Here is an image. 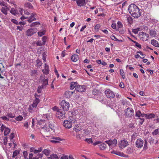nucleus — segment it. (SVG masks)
<instances>
[{"instance_id":"44","label":"nucleus","mask_w":159,"mask_h":159,"mask_svg":"<svg viewBox=\"0 0 159 159\" xmlns=\"http://www.w3.org/2000/svg\"><path fill=\"white\" fill-rule=\"evenodd\" d=\"M120 75L122 76V77L123 79H124V77H125L124 75V72L123 70L122 69H120Z\"/></svg>"},{"instance_id":"26","label":"nucleus","mask_w":159,"mask_h":159,"mask_svg":"<svg viewBox=\"0 0 159 159\" xmlns=\"http://www.w3.org/2000/svg\"><path fill=\"white\" fill-rule=\"evenodd\" d=\"M78 57L77 55H74L71 57V60L72 61L75 62H76L78 59Z\"/></svg>"},{"instance_id":"25","label":"nucleus","mask_w":159,"mask_h":159,"mask_svg":"<svg viewBox=\"0 0 159 159\" xmlns=\"http://www.w3.org/2000/svg\"><path fill=\"white\" fill-rule=\"evenodd\" d=\"M47 159H59L58 157L56 154H52L50 157H48Z\"/></svg>"},{"instance_id":"48","label":"nucleus","mask_w":159,"mask_h":159,"mask_svg":"<svg viewBox=\"0 0 159 159\" xmlns=\"http://www.w3.org/2000/svg\"><path fill=\"white\" fill-rule=\"evenodd\" d=\"M47 39V37L46 36H44L42 38V40L43 41V43L45 44L46 42V40Z\"/></svg>"},{"instance_id":"15","label":"nucleus","mask_w":159,"mask_h":159,"mask_svg":"<svg viewBox=\"0 0 159 159\" xmlns=\"http://www.w3.org/2000/svg\"><path fill=\"white\" fill-rule=\"evenodd\" d=\"M37 94H35L34 96L35 98V99L33 102V103L32 104L33 107H34L35 108L36 107L38 104L39 102V98H37Z\"/></svg>"},{"instance_id":"22","label":"nucleus","mask_w":159,"mask_h":159,"mask_svg":"<svg viewBox=\"0 0 159 159\" xmlns=\"http://www.w3.org/2000/svg\"><path fill=\"white\" fill-rule=\"evenodd\" d=\"M78 85V83L77 82H72L70 83V89H73L75 88H76Z\"/></svg>"},{"instance_id":"59","label":"nucleus","mask_w":159,"mask_h":159,"mask_svg":"<svg viewBox=\"0 0 159 159\" xmlns=\"http://www.w3.org/2000/svg\"><path fill=\"white\" fill-rule=\"evenodd\" d=\"M45 55H46L45 53H43V59L44 62L45 61H46V57Z\"/></svg>"},{"instance_id":"16","label":"nucleus","mask_w":159,"mask_h":159,"mask_svg":"<svg viewBox=\"0 0 159 159\" xmlns=\"http://www.w3.org/2000/svg\"><path fill=\"white\" fill-rule=\"evenodd\" d=\"M76 2L77 5L79 6H83L85 4V0H77Z\"/></svg>"},{"instance_id":"54","label":"nucleus","mask_w":159,"mask_h":159,"mask_svg":"<svg viewBox=\"0 0 159 159\" xmlns=\"http://www.w3.org/2000/svg\"><path fill=\"white\" fill-rule=\"evenodd\" d=\"M37 64L39 65V66H41L42 62L39 60H37Z\"/></svg>"},{"instance_id":"38","label":"nucleus","mask_w":159,"mask_h":159,"mask_svg":"<svg viewBox=\"0 0 159 159\" xmlns=\"http://www.w3.org/2000/svg\"><path fill=\"white\" fill-rule=\"evenodd\" d=\"M140 30V28H138L137 29H133L132 30V32L135 34H137L138 32Z\"/></svg>"},{"instance_id":"7","label":"nucleus","mask_w":159,"mask_h":159,"mask_svg":"<svg viewBox=\"0 0 159 159\" xmlns=\"http://www.w3.org/2000/svg\"><path fill=\"white\" fill-rule=\"evenodd\" d=\"M0 129L2 132L4 130V135H7L10 132V129L9 128L6 127L4 125L2 124L1 125Z\"/></svg>"},{"instance_id":"45","label":"nucleus","mask_w":159,"mask_h":159,"mask_svg":"<svg viewBox=\"0 0 159 159\" xmlns=\"http://www.w3.org/2000/svg\"><path fill=\"white\" fill-rule=\"evenodd\" d=\"M36 44L37 45L39 46H42L44 45V43H43V42H42L41 41H39L37 42Z\"/></svg>"},{"instance_id":"13","label":"nucleus","mask_w":159,"mask_h":159,"mask_svg":"<svg viewBox=\"0 0 159 159\" xmlns=\"http://www.w3.org/2000/svg\"><path fill=\"white\" fill-rule=\"evenodd\" d=\"M37 30L34 29H28L26 31V34L28 36H31L34 33H36Z\"/></svg>"},{"instance_id":"3","label":"nucleus","mask_w":159,"mask_h":159,"mask_svg":"<svg viewBox=\"0 0 159 159\" xmlns=\"http://www.w3.org/2000/svg\"><path fill=\"white\" fill-rule=\"evenodd\" d=\"M61 107L64 111H67L69 110L70 105L68 102L63 100L62 101L61 103Z\"/></svg>"},{"instance_id":"11","label":"nucleus","mask_w":159,"mask_h":159,"mask_svg":"<svg viewBox=\"0 0 159 159\" xmlns=\"http://www.w3.org/2000/svg\"><path fill=\"white\" fill-rule=\"evenodd\" d=\"M105 143L107 144L110 146L112 145L113 146H115L117 144V142L116 139H114L113 140L111 139L108 140H107L105 141Z\"/></svg>"},{"instance_id":"52","label":"nucleus","mask_w":159,"mask_h":159,"mask_svg":"<svg viewBox=\"0 0 159 159\" xmlns=\"http://www.w3.org/2000/svg\"><path fill=\"white\" fill-rule=\"evenodd\" d=\"M11 21L16 25H17L19 24V23L18 21L14 19H12L11 20Z\"/></svg>"},{"instance_id":"49","label":"nucleus","mask_w":159,"mask_h":159,"mask_svg":"<svg viewBox=\"0 0 159 159\" xmlns=\"http://www.w3.org/2000/svg\"><path fill=\"white\" fill-rule=\"evenodd\" d=\"M85 141L89 143H93V141L91 139H85Z\"/></svg>"},{"instance_id":"60","label":"nucleus","mask_w":159,"mask_h":159,"mask_svg":"<svg viewBox=\"0 0 159 159\" xmlns=\"http://www.w3.org/2000/svg\"><path fill=\"white\" fill-rule=\"evenodd\" d=\"M53 109L55 111H56L57 112V111L58 110H60V109H59L58 108V107L56 106H55L53 107Z\"/></svg>"},{"instance_id":"32","label":"nucleus","mask_w":159,"mask_h":159,"mask_svg":"<svg viewBox=\"0 0 159 159\" xmlns=\"http://www.w3.org/2000/svg\"><path fill=\"white\" fill-rule=\"evenodd\" d=\"M154 114L153 113L147 114V115L146 116V118L147 119H151L154 118Z\"/></svg>"},{"instance_id":"17","label":"nucleus","mask_w":159,"mask_h":159,"mask_svg":"<svg viewBox=\"0 0 159 159\" xmlns=\"http://www.w3.org/2000/svg\"><path fill=\"white\" fill-rule=\"evenodd\" d=\"M8 10H9V8L7 6H5V7H2L1 9V12L5 15L7 14V11Z\"/></svg>"},{"instance_id":"29","label":"nucleus","mask_w":159,"mask_h":159,"mask_svg":"<svg viewBox=\"0 0 159 159\" xmlns=\"http://www.w3.org/2000/svg\"><path fill=\"white\" fill-rule=\"evenodd\" d=\"M150 35L152 37H155L157 35L156 32L154 30H152L150 31Z\"/></svg>"},{"instance_id":"43","label":"nucleus","mask_w":159,"mask_h":159,"mask_svg":"<svg viewBox=\"0 0 159 159\" xmlns=\"http://www.w3.org/2000/svg\"><path fill=\"white\" fill-rule=\"evenodd\" d=\"M138 119L140 120H139V122L140 125H142L144 121V119L143 118H138Z\"/></svg>"},{"instance_id":"5","label":"nucleus","mask_w":159,"mask_h":159,"mask_svg":"<svg viewBox=\"0 0 159 159\" xmlns=\"http://www.w3.org/2000/svg\"><path fill=\"white\" fill-rule=\"evenodd\" d=\"M65 111H62L60 109L57 111V112L56 113V115L57 117L59 119H62L65 117Z\"/></svg>"},{"instance_id":"62","label":"nucleus","mask_w":159,"mask_h":159,"mask_svg":"<svg viewBox=\"0 0 159 159\" xmlns=\"http://www.w3.org/2000/svg\"><path fill=\"white\" fill-rule=\"evenodd\" d=\"M111 27L113 29H116V25L115 23H112L111 25Z\"/></svg>"},{"instance_id":"31","label":"nucleus","mask_w":159,"mask_h":159,"mask_svg":"<svg viewBox=\"0 0 159 159\" xmlns=\"http://www.w3.org/2000/svg\"><path fill=\"white\" fill-rule=\"evenodd\" d=\"M106 145L104 143H102L100 145V148L101 150H104L106 148Z\"/></svg>"},{"instance_id":"30","label":"nucleus","mask_w":159,"mask_h":159,"mask_svg":"<svg viewBox=\"0 0 159 159\" xmlns=\"http://www.w3.org/2000/svg\"><path fill=\"white\" fill-rule=\"evenodd\" d=\"M51 152V151L49 150L44 149L43 151V153L46 156H48Z\"/></svg>"},{"instance_id":"19","label":"nucleus","mask_w":159,"mask_h":159,"mask_svg":"<svg viewBox=\"0 0 159 159\" xmlns=\"http://www.w3.org/2000/svg\"><path fill=\"white\" fill-rule=\"evenodd\" d=\"M139 36L142 38H146L147 39L149 37L148 35V34L143 32L139 33Z\"/></svg>"},{"instance_id":"36","label":"nucleus","mask_w":159,"mask_h":159,"mask_svg":"<svg viewBox=\"0 0 159 159\" xmlns=\"http://www.w3.org/2000/svg\"><path fill=\"white\" fill-rule=\"evenodd\" d=\"M141 112L140 111H137L136 112L135 116L138 117L139 118H140L141 117Z\"/></svg>"},{"instance_id":"2","label":"nucleus","mask_w":159,"mask_h":159,"mask_svg":"<svg viewBox=\"0 0 159 159\" xmlns=\"http://www.w3.org/2000/svg\"><path fill=\"white\" fill-rule=\"evenodd\" d=\"M77 120L74 117H70L68 120L64 121L63 125L66 128L69 129L71 127L72 124L75 123Z\"/></svg>"},{"instance_id":"21","label":"nucleus","mask_w":159,"mask_h":159,"mask_svg":"<svg viewBox=\"0 0 159 159\" xmlns=\"http://www.w3.org/2000/svg\"><path fill=\"white\" fill-rule=\"evenodd\" d=\"M74 92L70 91H67L66 92L64 93L65 96L67 98H69L72 95Z\"/></svg>"},{"instance_id":"33","label":"nucleus","mask_w":159,"mask_h":159,"mask_svg":"<svg viewBox=\"0 0 159 159\" xmlns=\"http://www.w3.org/2000/svg\"><path fill=\"white\" fill-rule=\"evenodd\" d=\"M40 25V23L39 22H35L32 23L30 25V27H33L36 26L37 25Z\"/></svg>"},{"instance_id":"23","label":"nucleus","mask_w":159,"mask_h":159,"mask_svg":"<svg viewBox=\"0 0 159 159\" xmlns=\"http://www.w3.org/2000/svg\"><path fill=\"white\" fill-rule=\"evenodd\" d=\"M151 43L154 46L157 47H159V45L158 41L154 39L152 40L151 41Z\"/></svg>"},{"instance_id":"56","label":"nucleus","mask_w":159,"mask_h":159,"mask_svg":"<svg viewBox=\"0 0 159 159\" xmlns=\"http://www.w3.org/2000/svg\"><path fill=\"white\" fill-rule=\"evenodd\" d=\"M61 159H68L67 155H63L61 157Z\"/></svg>"},{"instance_id":"51","label":"nucleus","mask_w":159,"mask_h":159,"mask_svg":"<svg viewBox=\"0 0 159 159\" xmlns=\"http://www.w3.org/2000/svg\"><path fill=\"white\" fill-rule=\"evenodd\" d=\"M23 118L21 116H18L17 117L16 119L17 120L21 121L22 120Z\"/></svg>"},{"instance_id":"12","label":"nucleus","mask_w":159,"mask_h":159,"mask_svg":"<svg viewBox=\"0 0 159 159\" xmlns=\"http://www.w3.org/2000/svg\"><path fill=\"white\" fill-rule=\"evenodd\" d=\"M75 89L79 92H82L85 91L86 87L84 85L81 86L78 85L77 87H76Z\"/></svg>"},{"instance_id":"46","label":"nucleus","mask_w":159,"mask_h":159,"mask_svg":"<svg viewBox=\"0 0 159 159\" xmlns=\"http://www.w3.org/2000/svg\"><path fill=\"white\" fill-rule=\"evenodd\" d=\"M117 26L119 28H121L123 27V25L120 21H118L117 23Z\"/></svg>"},{"instance_id":"47","label":"nucleus","mask_w":159,"mask_h":159,"mask_svg":"<svg viewBox=\"0 0 159 159\" xmlns=\"http://www.w3.org/2000/svg\"><path fill=\"white\" fill-rule=\"evenodd\" d=\"M98 90L96 89H93L92 91V93L94 95H96L98 94Z\"/></svg>"},{"instance_id":"53","label":"nucleus","mask_w":159,"mask_h":159,"mask_svg":"<svg viewBox=\"0 0 159 159\" xmlns=\"http://www.w3.org/2000/svg\"><path fill=\"white\" fill-rule=\"evenodd\" d=\"M37 72V71L36 70H32L31 72V76L34 75L36 74Z\"/></svg>"},{"instance_id":"27","label":"nucleus","mask_w":159,"mask_h":159,"mask_svg":"<svg viewBox=\"0 0 159 159\" xmlns=\"http://www.w3.org/2000/svg\"><path fill=\"white\" fill-rule=\"evenodd\" d=\"M46 30H40L38 32V35L39 36H42L43 35L45 34Z\"/></svg>"},{"instance_id":"24","label":"nucleus","mask_w":159,"mask_h":159,"mask_svg":"<svg viewBox=\"0 0 159 159\" xmlns=\"http://www.w3.org/2000/svg\"><path fill=\"white\" fill-rule=\"evenodd\" d=\"M115 154L125 157H128V155H125L124 153L119 152L117 151L116 152V153H115Z\"/></svg>"},{"instance_id":"35","label":"nucleus","mask_w":159,"mask_h":159,"mask_svg":"<svg viewBox=\"0 0 159 159\" xmlns=\"http://www.w3.org/2000/svg\"><path fill=\"white\" fill-rule=\"evenodd\" d=\"M25 6L26 7H28L29 9H31L33 8V6L30 2H27L25 4Z\"/></svg>"},{"instance_id":"41","label":"nucleus","mask_w":159,"mask_h":159,"mask_svg":"<svg viewBox=\"0 0 159 159\" xmlns=\"http://www.w3.org/2000/svg\"><path fill=\"white\" fill-rule=\"evenodd\" d=\"M159 132V129H156L154 132H153L152 134L153 135H156L158 134V133Z\"/></svg>"},{"instance_id":"20","label":"nucleus","mask_w":159,"mask_h":159,"mask_svg":"<svg viewBox=\"0 0 159 159\" xmlns=\"http://www.w3.org/2000/svg\"><path fill=\"white\" fill-rule=\"evenodd\" d=\"M42 71L44 74L46 75H47L49 73V66L47 65L46 64H45L44 69Z\"/></svg>"},{"instance_id":"50","label":"nucleus","mask_w":159,"mask_h":159,"mask_svg":"<svg viewBox=\"0 0 159 159\" xmlns=\"http://www.w3.org/2000/svg\"><path fill=\"white\" fill-rule=\"evenodd\" d=\"M19 153L18 151L16 150L13 153V157H15L16 156H17V154Z\"/></svg>"},{"instance_id":"10","label":"nucleus","mask_w":159,"mask_h":159,"mask_svg":"<svg viewBox=\"0 0 159 159\" xmlns=\"http://www.w3.org/2000/svg\"><path fill=\"white\" fill-rule=\"evenodd\" d=\"M119 145L120 148H123L128 145V142L125 139L119 142Z\"/></svg>"},{"instance_id":"28","label":"nucleus","mask_w":159,"mask_h":159,"mask_svg":"<svg viewBox=\"0 0 159 159\" xmlns=\"http://www.w3.org/2000/svg\"><path fill=\"white\" fill-rule=\"evenodd\" d=\"M46 87V86L42 85L38 87L37 89V92L39 93H40L41 92V89H45Z\"/></svg>"},{"instance_id":"8","label":"nucleus","mask_w":159,"mask_h":159,"mask_svg":"<svg viewBox=\"0 0 159 159\" xmlns=\"http://www.w3.org/2000/svg\"><path fill=\"white\" fill-rule=\"evenodd\" d=\"M144 144L143 140L140 138L137 139L135 142V146L138 148H141Z\"/></svg>"},{"instance_id":"4","label":"nucleus","mask_w":159,"mask_h":159,"mask_svg":"<svg viewBox=\"0 0 159 159\" xmlns=\"http://www.w3.org/2000/svg\"><path fill=\"white\" fill-rule=\"evenodd\" d=\"M105 93L107 97L110 98H113L115 96L113 92L110 89H107L106 90L105 92Z\"/></svg>"},{"instance_id":"64","label":"nucleus","mask_w":159,"mask_h":159,"mask_svg":"<svg viewBox=\"0 0 159 159\" xmlns=\"http://www.w3.org/2000/svg\"><path fill=\"white\" fill-rule=\"evenodd\" d=\"M14 134L11 133L10 134V138L11 140L14 137Z\"/></svg>"},{"instance_id":"55","label":"nucleus","mask_w":159,"mask_h":159,"mask_svg":"<svg viewBox=\"0 0 159 159\" xmlns=\"http://www.w3.org/2000/svg\"><path fill=\"white\" fill-rule=\"evenodd\" d=\"M7 116L8 117H10V118H14L15 117V116L14 115H13L11 113H9V114H8Z\"/></svg>"},{"instance_id":"9","label":"nucleus","mask_w":159,"mask_h":159,"mask_svg":"<svg viewBox=\"0 0 159 159\" xmlns=\"http://www.w3.org/2000/svg\"><path fill=\"white\" fill-rule=\"evenodd\" d=\"M125 114L128 117H131L134 115V110L130 108H128L125 110Z\"/></svg>"},{"instance_id":"39","label":"nucleus","mask_w":159,"mask_h":159,"mask_svg":"<svg viewBox=\"0 0 159 159\" xmlns=\"http://www.w3.org/2000/svg\"><path fill=\"white\" fill-rule=\"evenodd\" d=\"M110 38L113 40L116 41H120V40L117 39L114 36L112 35L110 36Z\"/></svg>"},{"instance_id":"61","label":"nucleus","mask_w":159,"mask_h":159,"mask_svg":"<svg viewBox=\"0 0 159 159\" xmlns=\"http://www.w3.org/2000/svg\"><path fill=\"white\" fill-rule=\"evenodd\" d=\"M100 27V24H98L95 25V29H98Z\"/></svg>"},{"instance_id":"37","label":"nucleus","mask_w":159,"mask_h":159,"mask_svg":"<svg viewBox=\"0 0 159 159\" xmlns=\"http://www.w3.org/2000/svg\"><path fill=\"white\" fill-rule=\"evenodd\" d=\"M10 12L14 15H16L17 14L16 10L13 8H11V10L10 11Z\"/></svg>"},{"instance_id":"34","label":"nucleus","mask_w":159,"mask_h":159,"mask_svg":"<svg viewBox=\"0 0 159 159\" xmlns=\"http://www.w3.org/2000/svg\"><path fill=\"white\" fill-rule=\"evenodd\" d=\"M148 148V142L147 139L144 140V145L143 149L144 150H146Z\"/></svg>"},{"instance_id":"6","label":"nucleus","mask_w":159,"mask_h":159,"mask_svg":"<svg viewBox=\"0 0 159 159\" xmlns=\"http://www.w3.org/2000/svg\"><path fill=\"white\" fill-rule=\"evenodd\" d=\"M39 80L40 81L42 82V85L46 86L48 84V78H46L44 75H42L40 76Z\"/></svg>"},{"instance_id":"14","label":"nucleus","mask_w":159,"mask_h":159,"mask_svg":"<svg viewBox=\"0 0 159 159\" xmlns=\"http://www.w3.org/2000/svg\"><path fill=\"white\" fill-rule=\"evenodd\" d=\"M36 15V14H34L33 13H32L30 17H29V18L27 17H26V20L28 21L30 23H31L34 20H36V19L35 18V15Z\"/></svg>"},{"instance_id":"18","label":"nucleus","mask_w":159,"mask_h":159,"mask_svg":"<svg viewBox=\"0 0 159 159\" xmlns=\"http://www.w3.org/2000/svg\"><path fill=\"white\" fill-rule=\"evenodd\" d=\"M53 139H55V140H50V141L52 143H59V141H61L62 140L59 137H54L53 138Z\"/></svg>"},{"instance_id":"42","label":"nucleus","mask_w":159,"mask_h":159,"mask_svg":"<svg viewBox=\"0 0 159 159\" xmlns=\"http://www.w3.org/2000/svg\"><path fill=\"white\" fill-rule=\"evenodd\" d=\"M148 138V142L150 144L153 143L154 142V140L151 137H149Z\"/></svg>"},{"instance_id":"40","label":"nucleus","mask_w":159,"mask_h":159,"mask_svg":"<svg viewBox=\"0 0 159 159\" xmlns=\"http://www.w3.org/2000/svg\"><path fill=\"white\" fill-rule=\"evenodd\" d=\"M35 108L34 107H33V106H30L28 108L29 112H32L34 110V108Z\"/></svg>"},{"instance_id":"57","label":"nucleus","mask_w":159,"mask_h":159,"mask_svg":"<svg viewBox=\"0 0 159 159\" xmlns=\"http://www.w3.org/2000/svg\"><path fill=\"white\" fill-rule=\"evenodd\" d=\"M1 118H2V119H3L4 120H9V119L8 118H7L6 116H2L1 117Z\"/></svg>"},{"instance_id":"58","label":"nucleus","mask_w":159,"mask_h":159,"mask_svg":"<svg viewBox=\"0 0 159 159\" xmlns=\"http://www.w3.org/2000/svg\"><path fill=\"white\" fill-rule=\"evenodd\" d=\"M4 145H6L7 143V138L6 137L5 139H4Z\"/></svg>"},{"instance_id":"63","label":"nucleus","mask_w":159,"mask_h":159,"mask_svg":"<svg viewBox=\"0 0 159 159\" xmlns=\"http://www.w3.org/2000/svg\"><path fill=\"white\" fill-rule=\"evenodd\" d=\"M120 86L121 88H124V83L123 82H120Z\"/></svg>"},{"instance_id":"1","label":"nucleus","mask_w":159,"mask_h":159,"mask_svg":"<svg viewBox=\"0 0 159 159\" xmlns=\"http://www.w3.org/2000/svg\"><path fill=\"white\" fill-rule=\"evenodd\" d=\"M129 13L134 18L139 17L141 15L140 11L138 7L135 5L132 4L130 5L128 7Z\"/></svg>"}]
</instances>
